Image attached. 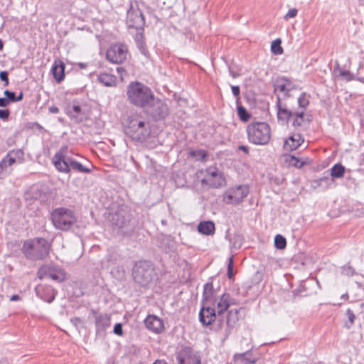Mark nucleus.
Segmentation results:
<instances>
[{"label":"nucleus","instance_id":"1","mask_svg":"<svg viewBox=\"0 0 364 364\" xmlns=\"http://www.w3.org/2000/svg\"><path fill=\"white\" fill-rule=\"evenodd\" d=\"M239 309H232L228 311L225 319H223L218 316V312L215 306H213V304H205L202 303V307L199 312V319L204 326H208L213 322L218 321L216 330L224 329L225 338H227L231 333L232 330L236 326L237 322L239 320Z\"/></svg>","mask_w":364,"mask_h":364},{"label":"nucleus","instance_id":"2","mask_svg":"<svg viewBox=\"0 0 364 364\" xmlns=\"http://www.w3.org/2000/svg\"><path fill=\"white\" fill-rule=\"evenodd\" d=\"M109 221L114 228L122 234L129 235L134 231L135 221L132 218L131 209L126 205H118L109 213Z\"/></svg>","mask_w":364,"mask_h":364},{"label":"nucleus","instance_id":"3","mask_svg":"<svg viewBox=\"0 0 364 364\" xmlns=\"http://www.w3.org/2000/svg\"><path fill=\"white\" fill-rule=\"evenodd\" d=\"M68 147L63 146L53 158L55 167L60 172L69 173L71 171L90 173L92 169L84 166L80 162L68 156Z\"/></svg>","mask_w":364,"mask_h":364},{"label":"nucleus","instance_id":"4","mask_svg":"<svg viewBox=\"0 0 364 364\" xmlns=\"http://www.w3.org/2000/svg\"><path fill=\"white\" fill-rule=\"evenodd\" d=\"M124 131L132 140L141 142L145 141L150 135L149 122H145L139 115L128 117Z\"/></svg>","mask_w":364,"mask_h":364},{"label":"nucleus","instance_id":"5","mask_svg":"<svg viewBox=\"0 0 364 364\" xmlns=\"http://www.w3.org/2000/svg\"><path fill=\"white\" fill-rule=\"evenodd\" d=\"M127 94L131 104L144 109L154 97L151 89L139 82L130 83L127 87Z\"/></svg>","mask_w":364,"mask_h":364},{"label":"nucleus","instance_id":"6","mask_svg":"<svg viewBox=\"0 0 364 364\" xmlns=\"http://www.w3.org/2000/svg\"><path fill=\"white\" fill-rule=\"evenodd\" d=\"M154 264L147 260H141L135 263L132 268V277L136 284L143 288H149L156 279Z\"/></svg>","mask_w":364,"mask_h":364},{"label":"nucleus","instance_id":"7","mask_svg":"<svg viewBox=\"0 0 364 364\" xmlns=\"http://www.w3.org/2000/svg\"><path fill=\"white\" fill-rule=\"evenodd\" d=\"M50 245L42 237L26 240L21 248L25 257L30 260H41L49 255Z\"/></svg>","mask_w":364,"mask_h":364},{"label":"nucleus","instance_id":"8","mask_svg":"<svg viewBox=\"0 0 364 364\" xmlns=\"http://www.w3.org/2000/svg\"><path fill=\"white\" fill-rule=\"evenodd\" d=\"M250 142L257 145L267 144L271 139V130L266 122H252L247 127Z\"/></svg>","mask_w":364,"mask_h":364},{"label":"nucleus","instance_id":"9","mask_svg":"<svg viewBox=\"0 0 364 364\" xmlns=\"http://www.w3.org/2000/svg\"><path fill=\"white\" fill-rule=\"evenodd\" d=\"M51 219L54 226L63 231L69 230L77 221L75 212L63 207L54 209Z\"/></svg>","mask_w":364,"mask_h":364},{"label":"nucleus","instance_id":"10","mask_svg":"<svg viewBox=\"0 0 364 364\" xmlns=\"http://www.w3.org/2000/svg\"><path fill=\"white\" fill-rule=\"evenodd\" d=\"M144 110L154 122L164 120L169 114V108L167 104L160 99L155 98V97Z\"/></svg>","mask_w":364,"mask_h":364},{"label":"nucleus","instance_id":"11","mask_svg":"<svg viewBox=\"0 0 364 364\" xmlns=\"http://www.w3.org/2000/svg\"><path fill=\"white\" fill-rule=\"evenodd\" d=\"M90 314L95 318L96 336L104 338L106 334V330L109 328L111 325L110 316L107 314H99L95 309H91Z\"/></svg>","mask_w":364,"mask_h":364},{"label":"nucleus","instance_id":"12","mask_svg":"<svg viewBox=\"0 0 364 364\" xmlns=\"http://www.w3.org/2000/svg\"><path fill=\"white\" fill-rule=\"evenodd\" d=\"M203 184H207L212 188H218L225 183L223 173L215 166L206 169V176L201 180Z\"/></svg>","mask_w":364,"mask_h":364},{"label":"nucleus","instance_id":"13","mask_svg":"<svg viewBox=\"0 0 364 364\" xmlns=\"http://www.w3.org/2000/svg\"><path fill=\"white\" fill-rule=\"evenodd\" d=\"M127 55V48L124 44H115L111 46L107 50L106 58L107 59L116 64H120L123 63Z\"/></svg>","mask_w":364,"mask_h":364},{"label":"nucleus","instance_id":"14","mask_svg":"<svg viewBox=\"0 0 364 364\" xmlns=\"http://www.w3.org/2000/svg\"><path fill=\"white\" fill-rule=\"evenodd\" d=\"M249 189L245 186H238L229 189L225 195L224 200L226 203H239L248 194Z\"/></svg>","mask_w":364,"mask_h":364},{"label":"nucleus","instance_id":"15","mask_svg":"<svg viewBox=\"0 0 364 364\" xmlns=\"http://www.w3.org/2000/svg\"><path fill=\"white\" fill-rule=\"evenodd\" d=\"M176 358L178 364H200L199 356L189 346L183 347L178 353Z\"/></svg>","mask_w":364,"mask_h":364},{"label":"nucleus","instance_id":"16","mask_svg":"<svg viewBox=\"0 0 364 364\" xmlns=\"http://www.w3.org/2000/svg\"><path fill=\"white\" fill-rule=\"evenodd\" d=\"M144 23V17L140 10L130 9L127 11V24L129 28L143 30Z\"/></svg>","mask_w":364,"mask_h":364},{"label":"nucleus","instance_id":"17","mask_svg":"<svg viewBox=\"0 0 364 364\" xmlns=\"http://www.w3.org/2000/svg\"><path fill=\"white\" fill-rule=\"evenodd\" d=\"M145 326L154 333H160L164 330V321L155 315H148L144 320Z\"/></svg>","mask_w":364,"mask_h":364},{"label":"nucleus","instance_id":"18","mask_svg":"<svg viewBox=\"0 0 364 364\" xmlns=\"http://www.w3.org/2000/svg\"><path fill=\"white\" fill-rule=\"evenodd\" d=\"M217 291L213 288L212 282L206 283L203 287L202 303L213 304L215 306Z\"/></svg>","mask_w":364,"mask_h":364},{"label":"nucleus","instance_id":"19","mask_svg":"<svg viewBox=\"0 0 364 364\" xmlns=\"http://www.w3.org/2000/svg\"><path fill=\"white\" fill-rule=\"evenodd\" d=\"M233 299L231 298L229 294H223L220 296V300L218 301H216V311L218 312V316L222 318L223 313L226 311L230 304H232V301Z\"/></svg>","mask_w":364,"mask_h":364},{"label":"nucleus","instance_id":"20","mask_svg":"<svg viewBox=\"0 0 364 364\" xmlns=\"http://www.w3.org/2000/svg\"><path fill=\"white\" fill-rule=\"evenodd\" d=\"M45 276L53 280L60 282L65 278V272L58 267H49L45 270Z\"/></svg>","mask_w":364,"mask_h":364},{"label":"nucleus","instance_id":"21","mask_svg":"<svg viewBox=\"0 0 364 364\" xmlns=\"http://www.w3.org/2000/svg\"><path fill=\"white\" fill-rule=\"evenodd\" d=\"M51 72L57 82L60 83L65 78V63L61 60L55 61Z\"/></svg>","mask_w":364,"mask_h":364},{"label":"nucleus","instance_id":"22","mask_svg":"<svg viewBox=\"0 0 364 364\" xmlns=\"http://www.w3.org/2000/svg\"><path fill=\"white\" fill-rule=\"evenodd\" d=\"M279 163L285 168L296 166V153H282L279 157Z\"/></svg>","mask_w":364,"mask_h":364},{"label":"nucleus","instance_id":"23","mask_svg":"<svg viewBox=\"0 0 364 364\" xmlns=\"http://www.w3.org/2000/svg\"><path fill=\"white\" fill-rule=\"evenodd\" d=\"M255 362L256 358H252V354L249 350L241 354H237L234 358L235 364H254Z\"/></svg>","mask_w":364,"mask_h":364},{"label":"nucleus","instance_id":"24","mask_svg":"<svg viewBox=\"0 0 364 364\" xmlns=\"http://www.w3.org/2000/svg\"><path fill=\"white\" fill-rule=\"evenodd\" d=\"M198 230L201 234L205 235H212L215 230V224L212 221H203L198 225Z\"/></svg>","mask_w":364,"mask_h":364},{"label":"nucleus","instance_id":"25","mask_svg":"<svg viewBox=\"0 0 364 364\" xmlns=\"http://www.w3.org/2000/svg\"><path fill=\"white\" fill-rule=\"evenodd\" d=\"M296 150V139L294 134L289 136L284 139L282 146V153H295Z\"/></svg>","mask_w":364,"mask_h":364},{"label":"nucleus","instance_id":"26","mask_svg":"<svg viewBox=\"0 0 364 364\" xmlns=\"http://www.w3.org/2000/svg\"><path fill=\"white\" fill-rule=\"evenodd\" d=\"M98 81L107 87L116 85V77L108 73H101L98 75Z\"/></svg>","mask_w":364,"mask_h":364},{"label":"nucleus","instance_id":"27","mask_svg":"<svg viewBox=\"0 0 364 364\" xmlns=\"http://www.w3.org/2000/svg\"><path fill=\"white\" fill-rule=\"evenodd\" d=\"M225 238L228 239L232 249L238 250L242 245L243 237L240 234H235L232 237L226 235Z\"/></svg>","mask_w":364,"mask_h":364},{"label":"nucleus","instance_id":"28","mask_svg":"<svg viewBox=\"0 0 364 364\" xmlns=\"http://www.w3.org/2000/svg\"><path fill=\"white\" fill-rule=\"evenodd\" d=\"M135 40L136 42V46L140 52L146 58H149L150 55L148 49L146 47L145 42L143 39V33H139L136 35Z\"/></svg>","mask_w":364,"mask_h":364},{"label":"nucleus","instance_id":"29","mask_svg":"<svg viewBox=\"0 0 364 364\" xmlns=\"http://www.w3.org/2000/svg\"><path fill=\"white\" fill-rule=\"evenodd\" d=\"M292 115V112L287 107H282L280 105H278L277 117L279 121L288 123L289 119Z\"/></svg>","mask_w":364,"mask_h":364},{"label":"nucleus","instance_id":"30","mask_svg":"<svg viewBox=\"0 0 364 364\" xmlns=\"http://www.w3.org/2000/svg\"><path fill=\"white\" fill-rule=\"evenodd\" d=\"M345 167L341 164H336L330 169V175L331 178H341L344 176Z\"/></svg>","mask_w":364,"mask_h":364},{"label":"nucleus","instance_id":"31","mask_svg":"<svg viewBox=\"0 0 364 364\" xmlns=\"http://www.w3.org/2000/svg\"><path fill=\"white\" fill-rule=\"evenodd\" d=\"M299 261L301 264L304 267L305 269L311 270L312 269L313 265V259L312 258L308 257L304 253L299 254V257H297V262Z\"/></svg>","mask_w":364,"mask_h":364},{"label":"nucleus","instance_id":"32","mask_svg":"<svg viewBox=\"0 0 364 364\" xmlns=\"http://www.w3.org/2000/svg\"><path fill=\"white\" fill-rule=\"evenodd\" d=\"M314 183H316L317 186L326 189L330 188L331 184L333 183V179L330 178L328 176H323L315 180Z\"/></svg>","mask_w":364,"mask_h":364},{"label":"nucleus","instance_id":"33","mask_svg":"<svg viewBox=\"0 0 364 364\" xmlns=\"http://www.w3.org/2000/svg\"><path fill=\"white\" fill-rule=\"evenodd\" d=\"M281 43L282 41L280 38H277L272 43L271 51L274 55H278L283 53V48Z\"/></svg>","mask_w":364,"mask_h":364},{"label":"nucleus","instance_id":"34","mask_svg":"<svg viewBox=\"0 0 364 364\" xmlns=\"http://www.w3.org/2000/svg\"><path fill=\"white\" fill-rule=\"evenodd\" d=\"M237 114L241 121L246 122H247L251 114L247 111V109L242 105H237Z\"/></svg>","mask_w":364,"mask_h":364},{"label":"nucleus","instance_id":"35","mask_svg":"<svg viewBox=\"0 0 364 364\" xmlns=\"http://www.w3.org/2000/svg\"><path fill=\"white\" fill-rule=\"evenodd\" d=\"M274 246L278 250H284L287 246L286 238L282 235L277 234L274 237Z\"/></svg>","mask_w":364,"mask_h":364},{"label":"nucleus","instance_id":"36","mask_svg":"<svg viewBox=\"0 0 364 364\" xmlns=\"http://www.w3.org/2000/svg\"><path fill=\"white\" fill-rule=\"evenodd\" d=\"M274 90L275 91H279L286 93L289 92V87H287V84L285 83L284 78L277 80L274 84Z\"/></svg>","mask_w":364,"mask_h":364},{"label":"nucleus","instance_id":"37","mask_svg":"<svg viewBox=\"0 0 364 364\" xmlns=\"http://www.w3.org/2000/svg\"><path fill=\"white\" fill-rule=\"evenodd\" d=\"M13 156V158L22 163L24 161V152L22 149L11 150L7 154V156Z\"/></svg>","mask_w":364,"mask_h":364},{"label":"nucleus","instance_id":"38","mask_svg":"<svg viewBox=\"0 0 364 364\" xmlns=\"http://www.w3.org/2000/svg\"><path fill=\"white\" fill-rule=\"evenodd\" d=\"M309 95H306V93H302L297 100L299 107L306 108L309 105Z\"/></svg>","mask_w":364,"mask_h":364},{"label":"nucleus","instance_id":"39","mask_svg":"<svg viewBox=\"0 0 364 364\" xmlns=\"http://www.w3.org/2000/svg\"><path fill=\"white\" fill-rule=\"evenodd\" d=\"M339 75L342 76L346 81H351L355 79V75L352 74L349 70L338 68Z\"/></svg>","mask_w":364,"mask_h":364},{"label":"nucleus","instance_id":"40","mask_svg":"<svg viewBox=\"0 0 364 364\" xmlns=\"http://www.w3.org/2000/svg\"><path fill=\"white\" fill-rule=\"evenodd\" d=\"M73 112H70V116L71 118L75 119L77 121H82V118L79 117V115L82 113L81 107L79 105H73Z\"/></svg>","mask_w":364,"mask_h":364},{"label":"nucleus","instance_id":"41","mask_svg":"<svg viewBox=\"0 0 364 364\" xmlns=\"http://www.w3.org/2000/svg\"><path fill=\"white\" fill-rule=\"evenodd\" d=\"M233 267H234V257H233V255H232L228 259V264L227 275H228V277L229 279H232L234 277Z\"/></svg>","mask_w":364,"mask_h":364},{"label":"nucleus","instance_id":"42","mask_svg":"<svg viewBox=\"0 0 364 364\" xmlns=\"http://www.w3.org/2000/svg\"><path fill=\"white\" fill-rule=\"evenodd\" d=\"M4 95L6 97V100H8L9 105L11 103L16 102V93L14 92L6 90L4 92Z\"/></svg>","mask_w":364,"mask_h":364},{"label":"nucleus","instance_id":"43","mask_svg":"<svg viewBox=\"0 0 364 364\" xmlns=\"http://www.w3.org/2000/svg\"><path fill=\"white\" fill-rule=\"evenodd\" d=\"M16 161H17L13 158V156H6V157L5 159H4L2 160V161L0 163V168H2L4 165L11 166Z\"/></svg>","mask_w":364,"mask_h":364},{"label":"nucleus","instance_id":"44","mask_svg":"<svg viewBox=\"0 0 364 364\" xmlns=\"http://www.w3.org/2000/svg\"><path fill=\"white\" fill-rule=\"evenodd\" d=\"M296 161H297V168H301L306 165H310L311 163V161L309 158L299 159L297 157Z\"/></svg>","mask_w":364,"mask_h":364},{"label":"nucleus","instance_id":"45","mask_svg":"<svg viewBox=\"0 0 364 364\" xmlns=\"http://www.w3.org/2000/svg\"><path fill=\"white\" fill-rule=\"evenodd\" d=\"M48 293L50 294V295L49 296H42L41 299L48 303H51L55 299L56 291H55L54 289H50Z\"/></svg>","mask_w":364,"mask_h":364},{"label":"nucleus","instance_id":"46","mask_svg":"<svg viewBox=\"0 0 364 364\" xmlns=\"http://www.w3.org/2000/svg\"><path fill=\"white\" fill-rule=\"evenodd\" d=\"M355 270L350 266H344L342 267V274L347 276H352L354 274Z\"/></svg>","mask_w":364,"mask_h":364},{"label":"nucleus","instance_id":"47","mask_svg":"<svg viewBox=\"0 0 364 364\" xmlns=\"http://www.w3.org/2000/svg\"><path fill=\"white\" fill-rule=\"evenodd\" d=\"M10 115V111L8 109H0V119L7 121Z\"/></svg>","mask_w":364,"mask_h":364},{"label":"nucleus","instance_id":"48","mask_svg":"<svg viewBox=\"0 0 364 364\" xmlns=\"http://www.w3.org/2000/svg\"><path fill=\"white\" fill-rule=\"evenodd\" d=\"M113 332L117 336L123 335L122 325L120 323H117L114 325Z\"/></svg>","mask_w":364,"mask_h":364},{"label":"nucleus","instance_id":"49","mask_svg":"<svg viewBox=\"0 0 364 364\" xmlns=\"http://www.w3.org/2000/svg\"><path fill=\"white\" fill-rule=\"evenodd\" d=\"M346 316H347L349 321L350 322V323L353 324L354 322L355 318L353 311L350 309H348L346 310Z\"/></svg>","mask_w":364,"mask_h":364},{"label":"nucleus","instance_id":"50","mask_svg":"<svg viewBox=\"0 0 364 364\" xmlns=\"http://www.w3.org/2000/svg\"><path fill=\"white\" fill-rule=\"evenodd\" d=\"M232 94L235 97L237 98V100H239V96L240 93V87L237 85H232L231 86Z\"/></svg>","mask_w":364,"mask_h":364},{"label":"nucleus","instance_id":"51","mask_svg":"<svg viewBox=\"0 0 364 364\" xmlns=\"http://www.w3.org/2000/svg\"><path fill=\"white\" fill-rule=\"evenodd\" d=\"M296 16V9H291L288 13L284 16V18L288 20L289 18H294Z\"/></svg>","mask_w":364,"mask_h":364},{"label":"nucleus","instance_id":"52","mask_svg":"<svg viewBox=\"0 0 364 364\" xmlns=\"http://www.w3.org/2000/svg\"><path fill=\"white\" fill-rule=\"evenodd\" d=\"M9 105V103L8 100H6V97H0V107H6Z\"/></svg>","mask_w":364,"mask_h":364},{"label":"nucleus","instance_id":"53","mask_svg":"<svg viewBox=\"0 0 364 364\" xmlns=\"http://www.w3.org/2000/svg\"><path fill=\"white\" fill-rule=\"evenodd\" d=\"M9 78V73L7 71H1L0 72V80L2 81H5Z\"/></svg>","mask_w":364,"mask_h":364},{"label":"nucleus","instance_id":"54","mask_svg":"<svg viewBox=\"0 0 364 364\" xmlns=\"http://www.w3.org/2000/svg\"><path fill=\"white\" fill-rule=\"evenodd\" d=\"M71 323L77 326L79 323H81L82 321L78 317H74L70 319Z\"/></svg>","mask_w":364,"mask_h":364},{"label":"nucleus","instance_id":"55","mask_svg":"<svg viewBox=\"0 0 364 364\" xmlns=\"http://www.w3.org/2000/svg\"><path fill=\"white\" fill-rule=\"evenodd\" d=\"M238 149L240 150V151H242L243 152H245L246 154H249V147L247 146H245V145H240L238 146Z\"/></svg>","mask_w":364,"mask_h":364},{"label":"nucleus","instance_id":"56","mask_svg":"<svg viewBox=\"0 0 364 364\" xmlns=\"http://www.w3.org/2000/svg\"><path fill=\"white\" fill-rule=\"evenodd\" d=\"M49 112L50 113L57 114L59 112V109L55 106H51L49 107Z\"/></svg>","mask_w":364,"mask_h":364},{"label":"nucleus","instance_id":"57","mask_svg":"<svg viewBox=\"0 0 364 364\" xmlns=\"http://www.w3.org/2000/svg\"><path fill=\"white\" fill-rule=\"evenodd\" d=\"M19 300H21V297L18 294H14V295L11 296L10 298V301H19Z\"/></svg>","mask_w":364,"mask_h":364},{"label":"nucleus","instance_id":"58","mask_svg":"<svg viewBox=\"0 0 364 364\" xmlns=\"http://www.w3.org/2000/svg\"><path fill=\"white\" fill-rule=\"evenodd\" d=\"M23 92H20V93L18 96L16 95V102L21 101L23 100Z\"/></svg>","mask_w":364,"mask_h":364},{"label":"nucleus","instance_id":"59","mask_svg":"<svg viewBox=\"0 0 364 364\" xmlns=\"http://www.w3.org/2000/svg\"><path fill=\"white\" fill-rule=\"evenodd\" d=\"M296 116H297V125H300V123L299 122V118L303 119L304 117V113L302 112H297Z\"/></svg>","mask_w":364,"mask_h":364},{"label":"nucleus","instance_id":"60","mask_svg":"<svg viewBox=\"0 0 364 364\" xmlns=\"http://www.w3.org/2000/svg\"><path fill=\"white\" fill-rule=\"evenodd\" d=\"M285 83L287 84V87H289V91L293 88V85L290 80L284 78Z\"/></svg>","mask_w":364,"mask_h":364},{"label":"nucleus","instance_id":"61","mask_svg":"<svg viewBox=\"0 0 364 364\" xmlns=\"http://www.w3.org/2000/svg\"><path fill=\"white\" fill-rule=\"evenodd\" d=\"M229 73H230V75L234 78L239 76V75L237 73H235V71L232 70V69L230 68H229Z\"/></svg>","mask_w":364,"mask_h":364},{"label":"nucleus","instance_id":"62","mask_svg":"<svg viewBox=\"0 0 364 364\" xmlns=\"http://www.w3.org/2000/svg\"><path fill=\"white\" fill-rule=\"evenodd\" d=\"M304 141V139H301L300 136L297 138V148L301 145V144Z\"/></svg>","mask_w":364,"mask_h":364},{"label":"nucleus","instance_id":"63","mask_svg":"<svg viewBox=\"0 0 364 364\" xmlns=\"http://www.w3.org/2000/svg\"><path fill=\"white\" fill-rule=\"evenodd\" d=\"M186 37L187 38H188L190 41L193 38V34L191 32H188L187 33L185 34Z\"/></svg>","mask_w":364,"mask_h":364},{"label":"nucleus","instance_id":"64","mask_svg":"<svg viewBox=\"0 0 364 364\" xmlns=\"http://www.w3.org/2000/svg\"><path fill=\"white\" fill-rule=\"evenodd\" d=\"M354 80L359 81L360 82L364 84V77H357V76H355V79Z\"/></svg>","mask_w":364,"mask_h":364}]
</instances>
